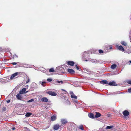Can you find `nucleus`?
Masks as SVG:
<instances>
[{
  "mask_svg": "<svg viewBox=\"0 0 131 131\" xmlns=\"http://www.w3.org/2000/svg\"><path fill=\"white\" fill-rule=\"evenodd\" d=\"M49 71L50 72H52L54 71V69L53 68H52L49 70Z\"/></svg>",
  "mask_w": 131,
  "mask_h": 131,
  "instance_id": "29",
  "label": "nucleus"
},
{
  "mask_svg": "<svg viewBox=\"0 0 131 131\" xmlns=\"http://www.w3.org/2000/svg\"><path fill=\"white\" fill-rule=\"evenodd\" d=\"M116 47L118 49L122 51L123 52L125 51L124 48L121 45L118 46L117 45L116 46Z\"/></svg>",
  "mask_w": 131,
  "mask_h": 131,
  "instance_id": "4",
  "label": "nucleus"
},
{
  "mask_svg": "<svg viewBox=\"0 0 131 131\" xmlns=\"http://www.w3.org/2000/svg\"><path fill=\"white\" fill-rule=\"evenodd\" d=\"M120 92H114L113 93H109L107 94L108 95H115V94H120Z\"/></svg>",
  "mask_w": 131,
  "mask_h": 131,
  "instance_id": "13",
  "label": "nucleus"
},
{
  "mask_svg": "<svg viewBox=\"0 0 131 131\" xmlns=\"http://www.w3.org/2000/svg\"><path fill=\"white\" fill-rule=\"evenodd\" d=\"M5 50L6 51L9 52L10 51V49L8 48H6Z\"/></svg>",
  "mask_w": 131,
  "mask_h": 131,
  "instance_id": "31",
  "label": "nucleus"
},
{
  "mask_svg": "<svg viewBox=\"0 0 131 131\" xmlns=\"http://www.w3.org/2000/svg\"><path fill=\"white\" fill-rule=\"evenodd\" d=\"M67 71L70 74H73L75 72L74 70L73 69L68 68L67 69Z\"/></svg>",
  "mask_w": 131,
  "mask_h": 131,
  "instance_id": "3",
  "label": "nucleus"
},
{
  "mask_svg": "<svg viewBox=\"0 0 131 131\" xmlns=\"http://www.w3.org/2000/svg\"><path fill=\"white\" fill-rule=\"evenodd\" d=\"M48 93L49 95L53 96H55L57 95V94L56 93L52 91H49Z\"/></svg>",
  "mask_w": 131,
  "mask_h": 131,
  "instance_id": "11",
  "label": "nucleus"
},
{
  "mask_svg": "<svg viewBox=\"0 0 131 131\" xmlns=\"http://www.w3.org/2000/svg\"><path fill=\"white\" fill-rule=\"evenodd\" d=\"M9 80V79L8 78H6L4 79H2L1 80V82L2 83H5L8 81Z\"/></svg>",
  "mask_w": 131,
  "mask_h": 131,
  "instance_id": "9",
  "label": "nucleus"
},
{
  "mask_svg": "<svg viewBox=\"0 0 131 131\" xmlns=\"http://www.w3.org/2000/svg\"><path fill=\"white\" fill-rule=\"evenodd\" d=\"M70 94H71L72 95H74V94H73V92H72V91L70 92Z\"/></svg>",
  "mask_w": 131,
  "mask_h": 131,
  "instance_id": "43",
  "label": "nucleus"
},
{
  "mask_svg": "<svg viewBox=\"0 0 131 131\" xmlns=\"http://www.w3.org/2000/svg\"><path fill=\"white\" fill-rule=\"evenodd\" d=\"M101 116V114L100 113L98 112H96V114L95 116L97 118L100 117Z\"/></svg>",
  "mask_w": 131,
  "mask_h": 131,
  "instance_id": "19",
  "label": "nucleus"
},
{
  "mask_svg": "<svg viewBox=\"0 0 131 131\" xmlns=\"http://www.w3.org/2000/svg\"><path fill=\"white\" fill-rule=\"evenodd\" d=\"M130 40L131 41V38H130ZM130 42H131V41H130Z\"/></svg>",
  "mask_w": 131,
  "mask_h": 131,
  "instance_id": "53",
  "label": "nucleus"
},
{
  "mask_svg": "<svg viewBox=\"0 0 131 131\" xmlns=\"http://www.w3.org/2000/svg\"><path fill=\"white\" fill-rule=\"evenodd\" d=\"M3 50V49L1 47H0V52L2 51Z\"/></svg>",
  "mask_w": 131,
  "mask_h": 131,
  "instance_id": "42",
  "label": "nucleus"
},
{
  "mask_svg": "<svg viewBox=\"0 0 131 131\" xmlns=\"http://www.w3.org/2000/svg\"><path fill=\"white\" fill-rule=\"evenodd\" d=\"M129 114V112L127 110H125L123 112V115L124 116H127Z\"/></svg>",
  "mask_w": 131,
  "mask_h": 131,
  "instance_id": "10",
  "label": "nucleus"
},
{
  "mask_svg": "<svg viewBox=\"0 0 131 131\" xmlns=\"http://www.w3.org/2000/svg\"><path fill=\"white\" fill-rule=\"evenodd\" d=\"M62 90H63V91H65V90H64V89H62Z\"/></svg>",
  "mask_w": 131,
  "mask_h": 131,
  "instance_id": "51",
  "label": "nucleus"
},
{
  "mask_svg": "<svg viewBox=\"0 0 131 131\" xmlns=\"http://www.w3.org/2000/svg\"><path fill=\"white\" fill-rule=\"evenodd\" d=\"M59 128V125L58 124H56L54 126L53 129L55 130H57Z\"/></svg>",
  "mask_w": 131,
  "mask_h": 131,
  "instance_id": "6",
  "label": "nucleus"
},
{
  "mask_svg": "<svg viewBox=\"0 0 131 131\" xmlns=\"http://www.w3.org/2000/svg\"><path fill=\"white\" fill-rule=\"evenodd\" d=\"M29 80H30L29 79H28V80L26 82V83H28L29 82Z\"/></svg>",
  "mask_w": 131,
  "mask_h": 131,
  "instance_id": "45",
  "label": "nucleus"
},
{
  "mask_svg": "<svg viewBox=\"0 0 131 131\" xmlns=\"http://www.w3.org/2000/svg\"><path fill=\"white\" fill-rule=\"evenodd\" d=\"M116 66H111L110 68L112 69H113L116 68Z\"/></svg>",
  "mask_w": 131,
  "mask_h": 131,
  "instance_id": "37",
  "label": "nucleus"
},
{
  "mask_svg": "<svg viewBox=\"0 0 131 131\" xmlns=\"http://www.w3.org/2000/svg\"><path fill=\"white\" fill-rule=\"evenodd\" d=\"M16 97L19 100H21L22 98L21 96L19 94H18L16 95Z\"/></svg>",
  "mask_w": 131,
  "mask_h": 131,
  "instance_id": "21",
  "label": "nucleus"
},
{
  "mask_svg": "<svg viewBox=\"0 0 131 131\" xmlns=\"http://www.w3.org/2000/svg\"><path fill=\"white\" fill-rule=\"evenodd\" d=\"M108 117H110V114H108Z\"/></svg>",
  "mask_w": 131,
  "mask_h": 131,
  "instance_id": "50",
  "label": "nucleus"
},
{
  "mask_svg": "<svg viewBox=\"0 0 131 131\" xmlns=\"http://www.w3.org/2000/svg\"><path fill=\"white\" fill-rule=\"evenodd\" d=\"M47 80L48 81L50 82L52 81V79L51 78H48Z\"/></svg>",
  "mask_w": 131,
  "mask_h": 131,
  "instance_id": "38",
  "label": "nucleus"
},
{
  "mask_svg": "<svg viewBox=\"0 0 131 131\" xmlns=\"http://www.w3.org/2000/svg\"><path fill=\"white\" fill-rule=\"evenodd\" d=\"M34 101V99H31V100H30L28 101H27V102H28V103L30 102H32L33 101Z\"/></svg>",
  "mask_w": 131,
  "mask_h": 131,
  "instance_id": "34",
  "label": "nucleus"
},
{
  "mask_svg": "<svg viewBox=\"0 0 131 131\" xmlns=\"http://www.w3.org/2000/svg\"><path fill=\"white\" fill-rule=\"evenodd\" d=\"M19 74V73L18 72H16L13 74L11 75L10 78V79H12L14 78H16L17 77Z\"/></svg>",
  "mask_w": 131,
  "mask_h": 131,
  "instance_id": "1",
  "label": "nucleus"
},
{
  "mask_svg": "<svg viewBox=\"0 0 131 131\" xmlns=\"http://www.w3.org/2000/svg\"><path fill=\"white\" fill-rule=\"evenodd\" d=\"M108 85L110 86H116L117 85V84L115 83L114 81H112L111 82L108 83Z\"/></svg>",
  "mask_w": 131,
  "mask_h": 131,
  "instance_id": "7",
  "label": "nucleus"
},
{
  "mask_svg": "<svg viewBox=\"0 0 131 131\" xmlns=\"http://www.w3.org/2000/svg\"><path fill=\"white\" fill-rule=\"evenodd\" d=\"M26 88H23L22 90L20 91L19 92V93L20 94H22L24 93L26 91Z\"/></svg>",
  "mask_w": 131,
  "mask_h": 131,
  "instance_id": "15",
  "label": "nucleus"
},
{
  "mask_svg": "<svg viewBox=\"0 0 131 131\" xmlns=\"http://www.w3.org/2000/svg\"><path fill=\"white\" fill-rule=\"evenodd\" d=\"M126 82L128 83V84H131V80H127Z\"/></svg>",
  "mask_w": 131,
  "mask_h": 131,
  "instance_id": "32",
  "label": "nucleus"
},
{
  "mask_svg": "<svg viewBox=\"0 0 131 131\" xmlns=\"http://www.w3.org/2000/svg\"><path fill=\"white\" fill-rule=\"evenodd\" d=\"M56 69L59 72H61L62 70H64V68L61 66H58L56 67Z\"/></svg>",
  "mask_w": 131,
  "mask_h": 131,
  "instance_id": "2",
  "label": "nucleus"
},
{
  "mask_svg": "<svg viewBox=\"0 0 131 131\" xmlns=\"http://www.w3.org/2000/svg\"><path fill=\"white\" fill-rule=\"evenodd\" d=\"M57 82H58V84H60V83H61V84H62L63 83V82L62 81H59L57 80Z\"/></svg>",
  "mask_w": 131,
  "mask_h": 131,
  "instance_id": "36",
  "label": "nucleus"
},
{
  "mask_svg": "<svg viewBox=\"0 0 131 131\" xmlns=\"http://www.w3.org/2000/svg\"><path fill=\"white\" fill-rule=\"evenodd\" d=\"M112 46L111 45H109L107 46L106 48L107 50L111 49H112Z\"/></svg>",
  "mask_w": 131,
  "mask_h": 131,
  "instance_id": "20",
  "label": "nucleus"
},
{
  "mask_svg": "<svg viewBox=\"0 0 131 131\" xmlns=\"http://www.w3.org/2000/svg\"><path fill=\"white\" fill-rule=\"evenodd\" d=\"M46 83L45 82H42L41 85L43 86H45L46 85Z\"/></svg>",
  "mask_w": 131,
  "mask_h": 131,
  "instance_id": "33",
  "label": "nucleus"
},
{
  "mask_svg": "<svg viewBox=\"0 0 131 131\" xmlns=\"http://www.w3.org/2000/svg\"><path fill=\"white\" fill-rule=\"evenodd\" d=\"M11 64L13 65H16L17 64V63L15 62H12L11 63Z\"/></svg>",
  "mask_w": 131,
  "mask_h": 131,
  "instance_id": "40",
  "label": "nucleus"
},
{
  "mask_svg": "<svg viewBox=\"0 0 131 131\" xmlns=\"http://www.w3.org/2000/svg\"><path fill=\"white\" fill-rule=\"evenodd\" d=\"M61 123L63 125H65L67 123V120L66 119H61Z\"/></svg>",
  "mask_w": 131,
  "mask_h": 131,
  "instance_id": "12",
  "label": "nucleus"
},
{
  "mask_svg": "<svg viewBox=\"0 0 131 131\" xmlns=\"http://www.w3.org/2000/svg\"><path fill=\"white\" fill-rule=\"evenodd\" d=\"M24 128L25 130L26 131H29V129L27 127H24Z\"/></svg>",
  "mask_w": 131,
  "mask_h": 131,
  "instance_id": "39",
  "label": "nucleus"
},
{
  "mask_svg": "<svg viewBox=\"0 0 131 131\" xmlns=\"http://www.w3.org/2000/svg\"><path fill=\"white\" fill-rule=\"evenodd\" d=\"M88 116L89 117L91 118H94V115L92 113H90L88 114Z\"/></svg>",
  "mask_w": 131,
  "mask_h": 131,
  "instance_id": "16",
  "label": "nucleus"
},
{
  "mask_svg": "<svg viewBox=\"0 0 131 131\" xmlns=\"http://www.w3.org/2000/svg\"><path fill=\"white\" fill-rule=\"evenodd\" d=\"M31 114H32L31 113H29V112H28V113H27L25 114V116L26 117H28L30 116Z\"/></svg>",
  "mask_w": 131,
  "mask_h": 131,
  "instance_id": "23",
  "label": "nucleus"
},
{
  "mask_svg": "<svg viewBox=\"0 0 131 131\" xmlns=\"http://www.w3.org/2000/svg\"><path fill=\"white\" fill-rule=\"evenodd\" d=\"M28 92V91H26V92L25 93H27Z\"/></svg>",
  "mask_w": 131,
  "mask_h": 131,
  "instance_id": "52",
  "label": "nucleus"
},
{
  "mask_svg": "<svg viewBox=\"0 0 131 131\" xmlns=\"http://www.w3.org/2000/svg\"><path fill=\"white\" fill-rule=\"evenodd\" d=\"M128 63L129 64L130 63H131V60H130L128 62Z\"/></svg>",
  "mask_w": 131,
  "mask_h": 131,
  "instance_id": "48",
  "label": "nucleus"
},
{
  "mask_svg": "<svg viewBox=\"0 0 131 131\" xmlns=\"http://www.w3.org/2000/svg\"><path fill=\"white\" fill-rule=\"evenodd\" d=\"M71 97L72 98H74L76 99L77 98V97L76 96L74 95H71Z\"/></svg>",
  "mask_w": 131,
  "mask_h": 131,
  "instance_id": "28",
  "label": "nucleus"
},
{
  "mask_svg": "<svg viewBox=\"0 0 131 131\" xmlns=\"http://www.w3.org/2000/svg\"><path fill=\"white\" fill-rule=\"evenodd\" d=\"M53 84H58L57 82V80H54L53 81Z\"/></svg>",
  "mask_w": 131,
  "mask_h": 131,
  "instance_id": "25",
  "label": "nucleus"
},
{
  "mask_svg": "<svg viewBox=\"0 0 131 131\" xmlns=\"http://www.w3.org/2000/svg\"><path fill=\"white\" fill-rule=\"evenodd\" d=\"M77 64H76L75 66H77Z\"/></svg>",
  "mask_w": 131,
  "mask_h": 131,
  "instance_id": "54",
  "label": "nucleus"
},
{
  "mask_svg": "<svg viewBox=\"0 0 131 131\" xmlns=\"http://www.w3.org/2000/svg\"><path fill=\"white\" fill-rule=\"evenodd\" d=\"M4 68H5V67H4Z\"/></svg>",
  "mask_w": 131,
  "mask_h": 131,
  "instance_id": "56",
  "label": "nucleus"
},
{
  "mask_svg": "<svg viewBox=\"0 0 131 131\" xmlns=\"http://www.w3.org/2000/svg\"><path fill=\"white\" fill-rule=\"evenodd\" d=\"M76 69L77 70H80L81 69V68L80 67V66H76Z\"/></svg>",
  "mask_w": 131,
  "mask_h": 131,
  "instance_id": "35",
  "label": "nucleus"
},
{
  "mask_svg": "<svg viewBox=\"0 0 131 131\" xmlns=\"http://www.w3.org/2000/svg\"><path fill=\"white\" fill-rule=\"evenodd\" d=\"M10 102V100H9L7 101V103H9Z\"/></svg>",
  "mask_w": 131,
  "mask_h": 131,
  "instance_id": "47",
  "label": "nucleus"
},
{
  "mask_svg": "<svg viewBox=\"0 0 131 131\" xmlns=\"http://www.w3.org/2000/svg\"><path fill=\"white\" fill-rule=\"evenodd\" d=\"M100 82L102 84H107L108 83V82L107 81L105 80L101 81H100Z\"/></svg>",
  "mask_w": 131,
  "mask_h": 131,
  "instance_id": "8",
  "label": "nucleus"
},
{
  "mask_svg": "<svg viewBox=\"0 0 131 131\" xmlns=\"http://www.w3.org/2000/svg\"><path fill=\"white\" fill-rule=\"evenodd\" d=\"M12 67H10L8 68H6V70L7 72H9L10 70H11V69L12 68Z\"/></svg>",
  "mask_w": 131,
  "mask_h": 131,
  "instance_id": "22",
  "label": "nucleus"
},
{
  "mask_svg": "<svg viewBox=\"0 0 131 131\" xmlns=\"http://www.w3.org/2000/svg\"><path fill=\"white\" fill-rule=\"evenodd\" d=\"M78 128L81 129L82 130H84V128L83 127V125H81L80 126H79V127H78Z\"/></svg>",
  "mask_w": 131,
  "mask_h": 131,
  "instance_id": "24",
  "label": "nucleus"
},
{
  "mask_svg": "<svg viewBox=\"0 0 131 131\" xmlns=\"http://www.w3.org/2000/svg\"><path fill=\"white\" fill-rule=\"evenodd\" d=\"M99 52L101 54L103 53H104V51L103 50L100 49L99 50Z\"/></svg>",
  "mask_w": 131,
  "mask_h": 131,
  "instance_id": "30",
  "label": "nucleus"
},
{
  "mask_svg": "<svg viewBox=\"0 0 131 131\" xmlns=\"http://www.w3.org/2000/svg\"><path fill=\"white\" fill-rule=\"evenodd\" d=\"M75 63L72 61H68L67 62V64L69 66H74Z\"/></svg>",
  "mask_w": 131,
  "mask_h": 131,
  "instance_id": "5",
  "label": "nucleus"
},
{
  "mask_svg": "<svg viewBox=\"0 0 131 131\" xmlns=\"http://www.w3.org/2000/svg\"><path fill=\"white\" fill-rule=\"evenodd\" d=\"M27 68V67H25V68Z\"/></svg>",
  "mask_w": 131,
  "mask_h": 131,
  "instance_id": "55",
  "label": "nucleus"
},
{
  "mask_svg": "<svg viewBox=\"0 0 131 131\" xmlns=\"http://www.w3.org/2000/svg\"><path fill=\"white\" fill-rule=\"evenodd\" d=\"M128 91L129 93H131V88L129 89H128Z\"/></svg>",
  "mask_w": 131,
  "mask_h": 131,
  "instance_id": "41",
  "label": "nucleus"
},
{
  "mask_svg": "<svg viewBox=\"0 0 131 131\" xmlns=\"http://www.w3.org/2000/svg\"><path fill=\"white\" fill-rule=\"evenodd\" d=\"M15 128L14 127H13V128H12V129L13 130H15Z\"/></svg>",
  "mask_w": 131,
  "mask_h": 131,
  "instance_id": "44",
  "label": "nucleus"
},
{
  "mask_svg": "<svg viewBox=\"0 0 131 131\" xmlns=\"http://www.w3.org/2000/svg\"><path fill=\"white\" fill-rule=\"evenodd\" d=\"M74 101L76 103H78V101L77 100H75Z\"/></svg>",
  "mask_w": 131,
  "mask_h": 131,
  "instance_id": "46",
  "label": "nucleus"
},
{
  "mask_svg": "<svg viewBox=\"0 0 131 131\" xmlns=\"http://www.w3.org/2000/svg\"><path fill=\"white\" fill-rule=\"evenodd\" d=\"M131 52V49L127 50L125 51V53L129 54Z\"/></svg>",
  "mask_w": 131,
  "mask_h": 131,
  "instance_id": "27",
  "label": "nucleus"
},
{
  "mask_svg": "<svg viewBox=\"0 0 131 131\" xmlns=\"http://www.w3.org/2000/svg\"><path fill=\"white\" fill-rule=\"evenodd\" d=\"M113 127V126H107L106 127V129H111Z\"/></svg>",
  "mask_w": 131,
  "mask_h": 131,
  "instance_id": "26",
  "label": "nucleus"
},
{
  "mask_svg": "<svg viewBox=\"0 0 131 131\" xmlns=\"http://www.w3.org/2000/svg\"><path fill=\"white\" fill-rule=\"evenodd\" d=\"M111 66H116V65L115 64H112Z\"/></svg>",
  "mask_w": 131,
  "mask_h": 131,
  "instance_id": "49",
  "label": "nucleus"
},
{
  "mask_svg": "<svg viewBox=\"0 0 131 131\" xmlns=\"http://www.w3.org/2000/svg\"><path fill=\"white\" fill-rule=\"evenodd\" d=\"M121 44H122L125 47H126L128 46L127 43L126 42L124 41H121Z\"/></svg>",
  "mask_w": 131,
  "mask_h": 131,
  "instance_id": "14",
  "label": "nucleus"
},
{
  "mask_svg": "<svg viewBox=\"0 0 131 131\" xmlns=\"http://www.w3.org/2000/svg\"><path fill=\"white\" fill-rule=\"evenodd\" d=\"M41 100L42 102H47L48 101V99L46 97H43L42 99Z\"/></svg>",
  "mask_w": 131,
  "mask_h": 131,
  "instance_id": "18",
  "label": "nucleus"
},
{
  "mask_svg": "<svg viewBox=\"0 0 131 131\" xmlns=\"http://www.w3.org/2000/svg\"><path fill=\"white\" fill-rule=\"evenodd\" d=\"M57 118V117L56 116L53 115L51 117V120L52 121H53L55 120Z\"/></svg>",
  "mask_w": 131,
  "mask_h": 131,
  "instance_id": "17",
  "label": "nucleus"
}]
</instances>
